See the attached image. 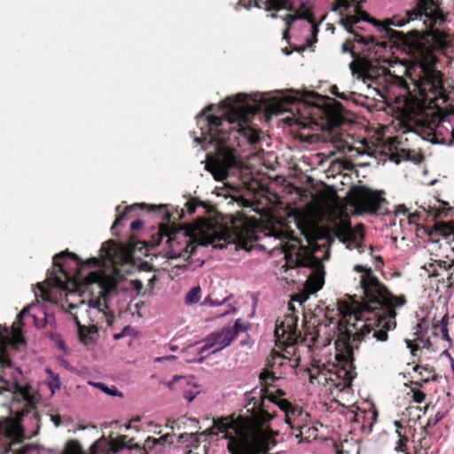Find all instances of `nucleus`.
<instances>
[{"instance_id":"1","label":"nucleus","mask_w":454,"mask_h":454,"mask_svg":"<svg viewBox=\"0 0 454 454\" xmlns=\"http://www.w3.org/2000/svg\"><path fill=\"white\" fill-rule=\"evenodd\" d=\"M277 96L270 93L256 92L252 95L239 93L228 97L218 107L223 112V117L201 114L197 116V124L201 137H196L198 143L206 142L204 151L207 155L206 169L212 173L217 181H223L230 176L240 173L242 163L239 160L247 145H254L260 141L257 129L248 124L247 115L259 113L262 109L271 114L288 111L296 98L278 91Z\"/></svg>"},{"instance_id":"2","label":"nucleus","mask_w":454,"mask_h":454,"mask_svg":"<svg viewBox=\"0 0 454 454\" xmlns=\"http://www.w3.org/2000/svg\"><path fill=\"white\" fill-rule=\"evenodd\" d=\"M355 270L361 272L360 285L363 292L362 302L348 305L344 301L338 303L335 319H330L333 334L337 337L336 345L342 346L336 355L340 361L352 364L353 348L361 340L372 338L385 341L387 331L395 326V308L406 303L404 295L395 296L375 277L372 269L356 265Z\"/></svg>"},{"instance_id":"3","label":"nucleus","mask_w":454,"mask_h":454,"mask_svg":"<svg viewBox=\"0 0 454 454\" xmlns=\"http://www.w3.org/2000/svg\"><path fill=\"white\" fill-rule=\"evenodd\" d=\"M121 252L120 247L114 241L108 240L102 244L100 258L92 257L83 262L76 254L64 252L53 257V265L58 267L63 277L54 276L43 283H38L34 290L36 300L57 303L65 291H72L79 285L95 286L99 296L88 301V308L101 315L102 319L110 325L108 314L109 296L115 292L118 281L115 277L106 273L105 268L114 265Z\"/></svg>"},{"instance_id":"4","label":"nucleus","mask_w":454,"mask_h":454,"mask_svg":"<svg viewBox=\"0 0 454 454\" xmlns=\"http://www.w3.org/2000/svg\"><path fill=\"white\" fill-rule=\"evenodd\" d=\"M297 227L303 235L306 245L294 236L282 220L270 219L262 228L260 233L263 238L277 242L273 248L282 250L287 267L299 268L307 276L304 290L294 294L291 299L292 301L301 305L310 294L322 288L325 282V269L321 261L327 260L330 254L328 251H324L322 257L317 255L320 250L315 242L316 227L311 222L298 221Z\"/></svg>"},{"instance_id":"5","label":"nucleus","mask_w":454,"mask_h":454,"mask_svg":"<svg viewBox=\"0 0 454 454\" xmlns=\"http://www.w3.org/2000/svg\"><path fill=\"white\" fill-rule=\"evenodd\" d=\"M24 345V338L18 331L10 333L5 326L0 328V394L4 390L12 389V417L0 420V454L15 451L13 447L23 438L20 419L35 408L34 396L27 388L19 385L22 372L13 361L14 354Z\"/></svg>"},{"instance_id":"6","label":"nucleus","mask_w":454,"mask_h":454,"mask_svg":"<svg viewBox=\"0 0 454 454\" xmlns=\"http://www.w3.org/2000/svg\"><path fill=\"white\" fill-rule=\"evenodd\" d=\"M265 399L272 403L276 402L273 396L265 397L262 388H254L250 392H247L245 394V407L247 411L253 414L254 421L235 419L230 417L218 419L214 421L215 427L218 430V434H223V437L229 440L228 442L238 438L239 434L232 432L231 429L222 431L219 427L222 420H231L239 427V431H240V433L242 432L246 435V438L255 446H270L271 442L270 431L264 428L262 425H258L264 424L272 419V415L263 410Z\"/></svg>"},{"instance_id":"7","label":"nucleus","mask_w":454,"mask_h":454,"mask_svg":"<svg viewBox=\"0 0 454 454\" xmlns=\"http://www.w3.org/2000/svg\"><path fill=\"white\" fill-rule=\"evenodd\" d=\"M387 22L394 27L413 24L410 33L419 37L424 31L442 26L445 22V16L434 0H418L414 9L394 15Z\"/></svg>"},{"instance_id":"8","label":"nucleus","mask_w":454,"mask_h":454,"mask_svg":"<svg viewBox=\"0 0 454 454\" xmlns=\"http://www.w3.org/2000/svg\"><path fill=\"white\" fill-rule=\"evenodd\" d=\"M196 229L201 244L212 245L215 247H221L218 244L220 241L237 240L240 244H247L262 238L256 233L255 229L247 222L233 223L231 230H229L200 218L196 224Z\"/></svg>"},{"instance_id":"9","label":"nucleus","mask_w":454,"mask_h":454,"mask_svg":"<svg viewBox=\"0 0 454 454\" xmlns=\"http://www.w3.org/2000/svg\"><path fill=\"white\" fill-rule=\"evenodd\" d=\"M343 52H350L354 60L349 64L350 70L354 76L360 79L369 87L372 84L382 85L392 76L389 67H394L396 62H391L387 59L380 58H355V53L349 47V42L342 45Z\"/></svg>"},{"instance_id":"10","label":"nucleus","mask_w":454,"mask_h":454,"mask_svg":"<svg viewBox=\"0 0 454 454\" xmlns=\"http://www.w3.org/2000/svg\"><path fill=\"white\" fill-rule=\"evenodd\" d=\"M333 11L339 12L342 16L341 24L349 32L355 35L358 43L367 44L368 42L362 36L356 35L357 29H362V22H372L366 12L360 10L356 0H334Z\"/></svg>"},{"instance_id":"11","label":"nucleus","mask_w":454,"mask_h":454,"mask_svg":"<svg viewBox=\"0 0 454 454\" xmlns=\"http://www.w3.org/2000/svg\"><path fill=\"white\" fill-rule=\"evenodd\" d=\"M411 80L425 101L434 102L444 98L442 78L439 71L421 67L419 77H411Z\"/></svg>"},{"instance_id":"12","label":"nucleus","mask_w":454,"mask_h":454,"mask_svg":"<svg viewBox=\"0 0 454 454\" xmlns=\"http://www.w3.org/2000/svg\"><path fill=\"white\" fill-rule=\"evenodd\" d=\"M160 243L165 245L164 256L167 259L189 257L195 248L192 237L184 230L161 233Z\"/></svg>"},{"instance_id":"13","label":"nucleus","mask_w":454,"mask_h":454,"mask_svg":"<svg viewBox=\"0 0 454 454\" xmlns=\"http://www.w3.org/2000/svg\"><path fill=\"white\" fill-rule=\"evenodd\" d=\"M423 138L434 144L454 145V113L434 119L422 129Z\"/></svg>"},{"instance_id":"14","label":"nucleus","mask_w":454,"mask_h":454,"mask_svg":"<svg viewBox=\"0 0 454 454\" xmlns=\"http://www.w3.org/2000/svg\"><path fill=\"white\" fill-rule=\"evenodd\" d=\"M222 431L231 429L232 432L239 434L238 438L232 439L227 443V448L231 454H266L270 446H255L246 438V435L239 431V427L231 420L223 419L220 422Z\"/></svg>"},{"instance_id":"15","label":"nucleus","mask_w":454,"mask_h":454,"mask_svg":"<svg viewBox=\"0 0 454 454\" xmlns=\"http://www.w3.org/2000/svg\"><path fill=\"white\" fill-rule=\"evenodd\" d=\"M233 341L228 328L223 326L219 331L209 333L201 341L202 346L198 349V362L201 363L211 354H216L231 345Z\"/></svg>"},{"instance_id":"16","label":"nucleus","mask_w":454,"mask_h":454,"mask_svg":"<svg viewBox=\"0 0 454 454\" xmlns=\"http://www.w3.org/2000/svg\"><path fill=\"white\" fill-rule=\"evenodd\" d=\"M422 269L429 278H438V281L447 278L448 286L454 287V261H448L430 257Z\"/></svg>"},{"instance_id":"17","label":"nucleus","mask_w":454,"mask_h":454,"mask_svg":"<svg viewBox=\"0 0 454 454\" xmlns=\"http://www.w3.org/2000/svg\"><path fill=\"white\" fill-rule=\"evenodd\" d=\"M383 201L379 193L365 187L357 189L353 195L355 207L363 213L376 214Z\"/></svg>"},{"instance_id":"18","label":"nucleus","mask_w":454,"mask_h":454,"mask_svg":"<svg viewBox=\"0 0 454 454\" xmlns=\"http://www.w3.org/2000/svg\"><path fill=\"white\" fill-rule=\"evenodd\" d=\"M185 208L178 209L173 206H160L159 207L160 216L163 220L168 222H176L177 220H183L186 214L192 215L196 212L197 208L200 207L204 210L202 202L198 201L195 199L186 201L184 204Z\"/></svg>"},{"instance_id":"19","label":"nucleus","mask_w":454,"mask_h":454,"mask_svg":"<svg viewBox=\"0 0 454 454\" xmlns=\"http://www.w3.org/2000/svg\"><path fill=\"white\" fill-rule=\"evenodd\" d=\"M252 6L262 8L265 11H277L280 9L293 11L296 9L297 4L293 0H239L236 10H239L240 7L250 9Z\"/></svg>"},{"instance_id":"20","label":"nucleus","mask_w":454,"mask_h":454,"mask_svg":"<svg viewBox=\"0 0 454 454\" xmlns=\"http://www.w3.org/2000/svg\"><path fill=\"white\" fill-rule=\"evenodd\" d=\"M194 377L175 376L172 380L167 383V387L175 390L176 387L183 390V396L188 403H191L199 395L200 390L194 382Z\"/></svg>"},{"instance_id":"21","label":"nucleus","mask_w":454,"mask_h":454,"mask_svg":"<svg viewBox=\"0 0 454 454\" xmlns=\"http://www.w3.org/2000/svg\"><path fill=\"white\" fill-rule=\"evenodd\" d=\"M20 319L31 317L36 328H43L51 316L45 311L44 306H39L33 302L20 312Z\"/></svg>"},{"instance_id":"22","label":"nucleus","mask_w":454,"mask_h":454,"mask_svg":"<svg viewBox=\"0 0 454 454\" xmlns=\"http://www.w3.org/2000/svg\"><path fill=\"white\" fill-rule=\"evenodd\" d=\"M69 308L70 309H77L75 313H70L73 317V320L74 321L78 328V333L81 341L86 343L88 335L90 333H95L97 332V328L95 325L87 327L82 325L79 320V314H81L82 312H87L86 302L84 301H81L79 304H70Z\"/></svg>"},{"instance_id":"23","label":"nucleus","mask_w":454,"mask_h":454,"mask_svg":"<svg viewBox=\"0 0 454 454\" xmlns=\"http://www.w3.org/2000/svg\"><path fill=\"white\" fill-rule=\"evenodd\" d=\"M299 5L302 7L304 11L295 15H286L285 18L286 25L288 26V27L284 31L283 34L285 39L287 38L289 26L292 23H294L296 20H305L309 27V30L312 32L314 35L317 32V25L314 23L311 15L308 12L309 7L307 6V4L304 1L301 0Z\"/></svg>"},{"instance_id":"24","label":"nucleus","mask_w":454,"mask_h":454,"mask_svg":"<svg viewBox=\"0 0 454 454\" xmlns=\"http://www.w3.org/2000/svg\"><path fill=\"white\" fill-rule=\"evenodd\" d=\"M298 111H303L301 117L297 120V123L302 128H309L312 124H317V117L315 116L320 109L316 106H307L305 103H299Z\"/></svg>"},{"instance_id":"25","label":"nucleus","mask_w":454,"mask_h":454,"mask_svg":"<svg viewBox=\"0 0 454 454\" xmlns=\"http://www.w3.org/2000/svg\"><path fill=\"white\" fill-rule=\"evenodd\" d=\"M429 321L422 318L414 327V340L419 342L422 348L430 349L432 347V343L427 336L428 329H429Z\"/></svg>"},{"instance_id":"26","label":"nucleus","mask_w":454,"mask_h":454,"mask_svg":"<svg viewBox=\"0 0 454 454\" xmlns=\"http://www.w3.org/2000/svg\"><path fill=\"white\" fill-rule=\"evenodd\" d=\"M340 239L342 241V243L345 244L348 249H356L359 251V253L363 251L361 240L360 239H358L357 234L355 233L351 227L345 228Z\"/></svg>"},{"instance_id":"27","label":"nucleus","mask_w":454,"mask_h":454,"mask_svg":"<svg viewBox=\"0 0 454 454\" xmlns=\"http://www.w3.org/2000/svg\"><path fill=\"white\" fill-rule=\"evenodd\" d=\"M414 371L418 372L422 378L421 380L423 383L427 384L430 381L436 380V374L434 373L432 367L429 365L422 366V365H416L414 367Z\"/></svg>"},{"instance_id":"28","label":"nucleus","mask_w":454,"mask_h":454,"mask_svg":"<svg viewBox=\"0 0 454 454\" xmlns=\"http://www.w3.org/2000/svg\"><path fill=\"white\" fill-rule=\"evenodd\" d=\"M225 328H228L230 335L234 340L240 333L247 331L248 324L239 318L235 321L233 325H226Z\"/></svg>"},{"instance_id":"29","label":"nucleus","mask_w":454,"mask_h":454,"mask_svg":"<svg viewBox=\"0 0 454 454\" xmlns=\"http://www.w3.org/2000/svg\"><path fill=\"white\" fill-rule=\"evenodd\" d=\"M45 372L49 375L47 385L51 393L54 394L56 390H59L61 387L59 376V374L54 373L51 368H46Z\"/></svg>"},{"instance_id":"30","label":"nucleus","mask_w":454,"mask_h":454,"mask_svg":"<svg viewBox=\"0 0 454 454\" xmlns=\"http://www.w3.org/2000/svg\"><path fill=\"white\" fill-rule=\"evenodd\" d=\"M201 288L200 286H193L186 294L184 301L187 305L196 304L200 300Z\"/></svg>"},{"instance_id":"31","label":"nucleus","mask_w":454,"mask_h":454,"mask_svg":"<svg viewBox=\"0 0 454 454\" xmlns=\"http://www.w3.org/2000/svg\"><path fill=\"white\" fill-rule=\"evenodd\" d=\"M286 320V329L285 328V322H281L278 324L275 330V335L279 337L280 335L284 336L286 333H293V318L288 317Z\"/></svg>"},{"instance_id":"32","label":"nucleus","mask_w":454,"mask_h":454,"mask_svg":"<svg viewBox=\"0 0 454 454\" xmlns=\"http://www.w3.org/2000/svg\"><path fill=\"white\" fill-rule=\"evenodd\" d=\"M62 454H85L81 449L80 445L74 441H70L66 444Z\"/></svg>"},{"instance_id":"33","label":"nucleus","mask_w":454,"mask_h":454,"mask_svg":"<svg viewBox=\"0 0 454 454\" xmlns=\"http://www.w3.org/2000/svg\"><path fill=\"white\" fill-rule=\"evenodd\" d=\"M407 443H408V438L406 436H402L401 434H399V439H398L395 448V450L402 452L403 454H409Z\"/></svg>"},{"instance_id":"34","label":"nucleus","mask_w":454,"mask_h":454,"mask_svg":"<svg viewBox=\"0 0 454 454\" xmlns=\"http://www.w3.org/2000/svg\"><path fill=\"white\" fill-rule=\"evenodd\" d=\"M141 206H144V204H134L132 207H141ZM130 210V207H127L126 211L119 215V217L114 221L113 226H112V230H115L120 224H121L122 221L126 220L128 218V215H129V211Z\"/></svg>"},{"instance_id":"35","label":"nucleus","mask_w":454,"mask_h":454,"mask_svg":"<svg viewBox=\"0 0 454 454\" xmlns=\"http://www.w3.org/2000/svg\"><path fill=\"white\" fill-rule=\"evenodd\" d=\"M228 298H225L222 301L213 300L210 296H207L201 305L203 306H209V307H215V306H221L226 302Z\"/></svg>"},{"instance_id":"36","label":"nucleus","mask_w":454,"mask_h":454,"mask_svg":"<svg viewBox=\"0 0 454 454\" xmlns=\"http://www.w3.org/2000/svg\"><path fill=\"white\" fill-rule=\"evenodd\" d=\"M445 412L438 411L434 417L428 419L427 427H435L444 417Z\"/></svg>"},{"instance_id":"37","label":"nucleus","mask_w":454,"mask_h":454,"mask_svg":"<svg viewBox=\"0 0 454 454\" xmlns=\"http://www.w3.org/2000/svg\"><path fill=\"white\" fill-rule=\"evenodd\" d=\"M164 442V438H154V437H147L145 442V445L148 449L154 448L157 444H162Z\"/></svg>"},{"instance_id":"38","label":"nucleus","mask_w":454,"mask_h":454,"mask_svg":"<svg viewBox=\"0 0 454 454\" xmlns=\"http://www.w3.org/2000/svg\"><path fill=\"white\" fill-rule=\"evenodd\" d=\"M95 387L101 389L104 393L107 394L110 396L117 395V390L116 389H111L109 388L106 384L98 382L93 384Z\"/></svg>"},{"instance_id":"39","label":"nucleus","mask_w":454,"mask_h":454,"mask_svg":"<svg viewBox=\"0 0 454 454\" xmlns=\"http://www.w3.org/2000/svg\"><path fill=\"white\" fill-rule=\"evenodd\" d=\"M446 319H447V316H444L442 318V320H441V332H442V338L445 340L450 342V338L448 328H447V325H446V323H445Z\"/></svg>"},{"instance_id":"40","label":"nucleus","mask_w":454,"mask_h":454,"mask_svg":"<svg viewBox=\"0 0 454 454\" xmlns=\"http://www.w3.org/2000/svg\"><path fill=\"white\" fill-rule=\"evenodd\" d=\"M413 395H412V400L417 403H421L424 402L426 398V395L424 392L419 390V389H412Z\"/></svg>"},{"instance_id":"41","label":"nucleus","mask_w":454,"mask_h":454,"mask_svg":"<svg viewBox=\"0 0 454 454\" xmlns=\"http://www.w3.org/2000/svg\"><path fill=\"white\" fill-rule=\"evenodd\" d=\"M261 380H264L266 384H270V381H274L275 380H278L277 377L274 376L273 373L270 372H265L261 374Z\"/></svg>"},{"instance_id":"42","label":"nucleus","mask_w":454,"mask_h":454,"mask_svg":"<svg viewBox=\"0 0 454 454\" xmlns=\"http://www.w3.org/2000/svg\"><path fill=\"white\" fill-rule=\"evenodd\" d=\"M355 96H356V94L351 91H343V92H339L338 94H336L337 98L346 100V101L353 99V98Z\"/></svg>"},{"instance_id":"43","label":"nucleus","mask_w":454,"mask_h":454,"mask_svg":"<svg viewBox=\"0 0 454 454\" xmlns=\"http://www.w3.org/2000/svg\"><path fill=\"white\" fill-rule=\"evenodd\" d=\"M144 223L142 220H135L130 223V228L133 231H137L143 226Z\"/></svg>"},{"instance_id":"44","label":"nucleus","mask_w":454,"mask_h":454,"mask_svg":"<svg viewBox=\"0 0 454 454\" xmlns=\"http://www.w3.org/2000/svg\"><path fill=\"white\" fill-rule=\"evenodd\" d=\"M278 406L281 410L285 411H288V410L291 408V404L290 403H288L287 401L286 400H281L279 403H278Z\"/></svg>"},{"instance_id":"45","label":"nucleus","mask_w":454,"mask_h":454,"mask_svg":"<svg viewBox=\"0 0 454 454\" xmlns=\"http://www.w3.org/2000/svg\"><path fill=\"white\" fill-rule=\"evenodd\" d=\"M234 312H236V308L232 307L231 305H228V309H224L223 311H221L219 313V315L221 317H224V316H227V315H229L231 313H234Z\"/></svg>"},{"instance_id":"46","label":"nucleus","mask_w":454,"mask_h":454,"mask_svg":"<svg viewBox=\"0 0 454 454\" xmlns=\"http://www.w3.org/2000/svg\"><path fill=\"white\" fill-rule=\"evenodd\" d=\"M405 343H406L407 348L411 350V354H412L413 356H415V355H416V354H415V351H416V349H417V346H415V345L412 343V341H411V340H405Z\"/></svg>"},{"instance_id":"47","label":"nucleus","mask_w":454,"mask_h":454,"mask_svg":"<svg viewBox=\"0 0 454 454\" xmlns=\"http://www.w3.org/2000/svg\"><path fill=\"white\" fill-rule=\"evenodd\" d=\"M129 330V326H126L123 328L122 332L120 333H115L114 335V338L115 340H120L121 338L124 337L126 335V332Z\"/></svg>"},{"instance_id":"48","label":"nucleus","mask_w":454,"mask_h":454,"mask_svg":"<svg viewBox=\"0 0 454 454\" xmlns=\"http://www.w3.org/2000/svg\"><path fill=\"white\" fill-rule=\"evenodd\" d=\"M377 416H378L377 411H376L375 410H373L372 414V422H371L370 427H369V432H371V431H372V425H373V423H375V422H376V420H377Z\"/></svg>"},{"instance_id":"49","label":"nucleus","mask_w":454,"mask_h":454,"mask_svg":"<svg viewBox=\"0 0 454 454\" xmlns=\"http://www.w3.org/2000/svg\"><path fill=\"white\" fill-rule=\"evenodd\" d=\"M406 213V208L404 206H399L396 209V215L403 214L404 215Z\"/></svg>"},{"instance_id":"50","label":"nucleus","mask_w":454,"mask_h":454,"mask_svg":"<svg viewBox=\"0 0 454 454\" xmlns=\"http://www.w3.org/2000/svg\"><path fill=\"white\" fill-rule=\"evenodd\" d=\"M331 92L332 94H333L334 96H336V94H338L340 91H339V89L336 85L333 86L332 89H331Z\"/></svg>"},{"instance_id":"51","label":"nucleus","mask_w":454,"mask_h":454,"mask_svg":"<svg viewBox=\"0 0 454 454\" xmlns=\"http://www.w3.org/2000/svg\"><path fill=\"white\" fill-rule=\"evenodd\" d=\"M315 380H317V377L310 372H309V380H310V382L313 383Z\"/></svg>"},{"instance_id":"52","label":"nucleus","mask_w":454,"mask_h":454,"mask_svg":"<svg viewBox=\"0 0 454 454\" xmlns=\"http://www.w3.org/2000/svg\"><path fill=\"white\" fill-rule=\"evenodd\" d=\"M214 107H215V105H210V106L207 108V111H211Z\"/></svg>"},{"instance_id":"53","label":"nucleus","mask_w":454,"mask_h":454,"mask_svg":"<svg viewBox=\"0 0 454 454\" xmlns=\"http://www.w3.org/2000/svg\"><path fill=\"white\" fill-rule=\"evenodd\" d=\"M376 260H377L378 262H380L381 264L383 263V261H382L381 257H380V256H379V257H376Z\"/></svg>"},{"instance_id":"54","label":"nucleus","mask_w":454,"mask_h":454,"mask_svg":"<svg viewBox=\"0 0 454 454\" xmlns=\"http://www.w3.org/2000/svg\"><path fill=\"white\" fill-rule=\"evenodd\" d=\"M282 51L285 54L289 55V51L286 49H283Z\"/></svg>"},{"instance_id":"55","label":"nucleus","mask_w":454,"mask_h":454,"mask_svg":"<svg viewBox=\"0 0 454 454\" xmlns=\"http://www.w3.org/2000/svg\"><path fill=\"white\" fill-rule=\"evenodd\" d=\"M278 394H279L280 395H285V393H284L282 390H278Z\"/></svg>"},{"instance_id":"56","label":"nucleus","mask_w":454,"mask_h":454,"mask_svg":"<svg viewBox=\"0 0 454 454\" xmlns=\"http://www.w3.org/2000/svg\"><path fill=\"white\" fill-rule=\"evenodd\" d=\"M403 68L404 69V73H408V70L405 67H403Z\"/></svg>"},{"instance_id":"57","label":"nucleus","mask_w":454,"mask_h":454,"mask_svg":"<svg viewBox=\"0 0 454 454\" xmlns=\"http://www.w3.org/2000/svg\"><path fill=\"white\" fill-rule=\"evenodd\" d=\"M270 17H271V18H276V17H277V15H276V14H271V15H270Z\"/></svg>"},{"instance_id":"58","label":"nucleus","mask_w":454,"mask_h":454,"mask_svg":"<svg viewBox=\"0 0 454 454\" xmlns=\"http://www.w3.org/2000/svg\"><path fill=\"white\" fill-rule=\"evenodd\" d=\"M59 346H60V348H63L64 347V343L61 342V344Z\"/></svg>"},{"instance_id":"59","label":"nucleus","mask_w":454,"mask_h":454,"mask_svg":"<svg viewBox=\"0 0 454 454\" xmlns=\"http://www.w3.org/2000/svg\"><path fill=\"white\" fill-rule=\"evenodd\" d=\"M188 454H193V452H192V451H190Z\"/></svg>"},{"instance_id":"60","label":"nucleus","mask_w":454,"mask_h":454,"mask_svg":"<svg viewBox=\"0 0 454 454\" xmlns=\"http://www.w3.org/2000/svg\"><path fill=\"white\" fill-rule=\"evenodd\" d=\"M453 251H454V247H452Z\"/></svg>"}]
</instances>
